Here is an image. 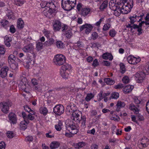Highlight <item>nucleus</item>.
<instances>
[{
	"label": "nucleus",
	"instance_id": "nucleus-6",
	"mask_svg": "<svg viewBox=\"0 0 149 149\" xmlns=\"http://www.w3.org/2000/svg\"><path fill=\"white\" fill-rule=\"evenodd\" d=\"M66 58L64 55L61 54H58L55 56L53 61L56 65L60 66L66 62Z\"/></svg>",
	"mask_w": 149,
	"mask_h": 149
},
{
	"label": "nucleus",
	"instance_id": "nucleus-16",
	"mask_svg": "<svg viewBox=\"0 0 149 149\" xmlns=\"http://www.w3.org/2000/svg\"><path fill=\"white\" fill-rule=\"evenodd\" d=\"M53 29L54 31H59L62 27V24L59 20H55L52 23Z\"/></svg>",
	"mask_w": 149,
	"mask_h": 149
},
{
	"label": "nucleus",
	"instance_id": "nucleus-33",
	"mask_svg": "<svg viewBox=\"0 0 149 149\" xmlns=\"http://www.w3.org/2000/svg\"><path fill=\"white\" fill-rule=\"evenodd\" d=\"M64 34L67 38H70L73 35L72 29H69L68 31H65V32L64 33Z\"/></svg>",
	"mask_w": 149,
	"mask_h": 149
},
{
	"label": "nucleus",
	"instance_id": "nucleus-61",
	"mask_svg": "<svg viewBox=\"0 0 149 149\" xmlns=\"http://www.w3.org/2000/svg\"><path fill=\"white\" fill-rule=\"evenodd\" d=\"M91 35L92 38L94 40L96 39L98 37V34L96 32H93Z\"/></svg>",
	"mask_w": 149,
	"mask_h": 149
},
{
	"label": "nucleus",
	"instance_id": "nucleus-59",
	"mask_svg": "<svg viewBox=\"0 0 149 149\" xmlns=\"http://www.w3.org/2000/svg\"><path fill=\"white\" fill-rule=\"evenodd\" d=\"M122 81L123 83L127 84L129 82V79L127 76H125L123 78Z\"/></svg>",
	"mask_w": 149,
	"mask_h": 149
},
{
	"label": "nucleus",
	"instance_id": "nucleus-51",
	"mask_svg": "<svg viewBox=\"0 0 149 149\" xmlns=\"http://www.w3.org/2000/svg\"><path fill=\"white\" fill-rule=\"evenodd\" d=\"M110 27L111 24H106L104 25L102 29L104 31H107L108 30Z\"/></svg>",
	"mask_w": 149,
	"mask_h": 149
},
{
	"label": "nucleus",
	"instance_id": "nucleus-38",
	"mask_svg": "<svg viewBox=\"0 0 149 149\" xmlns=\"http://www.w3.org/2000/svg\"><path fill=\"white\" fill-rule=\"evenodd\" d=\"M139 18V17L136 15L130 17L129 19L130 20V22L131 24H133L136 21H138V19Z\"/></svg>",
	"mask_w": 149,
	"mask_h": 149
},
{
	"label": "nucleus",
	"instance_id": "nucleus-10",
	"mask_svg": "<svg viewBox=\"0 0 149 149\" xmlns=\"http://www.w3.org/2000/svg\"><path fill=\"white\" fill-rule=\"evenodd\" d=\"M110 94V93L109 92L104 93L103 91H101L97 96V100L98 101H100L104 99V102H107L109 100L108 97Z\"/></svg>",
	"mask_w": 149,
	"mask_h": 149
},
{
	"label": "nucleus",
	"instance_id": "nucleus-18",
	"mask_svg": "<svg viewBox=\"0 0 149 149\" xmlns=\"http://www.w3.org/2000/svg\"><path fill=\"white\" fill-rule=\"evenodd\" d=\"M34 46L31 43L25 45L22 48L23 51L25 53H31L33 52Z\"/></svg>",
	"mask_w": 149,
	"mask_h": 149
},
{
	"label": "nucleus",
	"instance_id": "nucleus-4",
	"mask_svg": "<svg viewBox=\"0 0 149 149\" xmlns=\"http://www.w3.org/2000/svg\"><path fill=\"white\" fill-rule=\"evenodd\" d=\"M72 68L70 65L65 64L63 65L61 68L60 74L61 77L64 79H67L69 77L70 70Z\"/></svg>",
	"mask_w": 149,
	"mask_h": 149
},
{
	"label": "nucleus",
	"instance_id": "nucleus-24",
	"mask_svg": "<svg viewBox=\"0 0 149 149\" xmlns=\"http://www.w3.org/2000/svg\"><path fill=\"white\" fill-rule=\"evenodd\" d=\"M102 57L104 59H109L110 61H112L113 58V56L111 54L108 52L103 53L102 55Z\"/></svg>",
	"mask_w": 149,
	"mask_h": 149
},
{
	"label": "nucleus",
	"instance_id": "nucleus-19",
	"mask_svg": "<svg viewBox=\"0 0 149 149\" xmlns=\"http://www.w3.org/2000/svg\"><path fill=\"white\" fill-rule=\"evenodd\" d=\"M67 111H69L70 113L74 112L76 111H78L77 110V107L75 104L72 103H70L68 104L66 108Z\"/></svg>",
	"mask_w": 149,
	"mask_h": 149
},
{
	"label": "nucleus",
	"instance_id": "nucleus-26",
	"mask_svg": "<svg viewBox=\"0 0 149 149\" xmlns=\"http://www.w3.org/2000/svg\"><path fill=\"white\" fill-rule=\"evenodd\" d=\"M29 122L24 120L22 121L20 124V129L22 130H24L27 127V125Z\"/></svg>",
	"mask_w": 149,
	"mask_h": 149
},
{
	"label": "nucleus",
	"instance_id": "nucleus-8",
	"mask_svg": "<svg viewBox=\"0 0 149 149\" xmlns=\"http://www.w3.org/2000/svg\"><path fill=\"white\" fill-rule=\"evenodd\" d=\"M116 3L113 1H111L109 3V6L110 8L114 10V14L116 16L118 17L122 13V10L119 6H115Z\"/></svg>",
	"mask_w": 149,
	"mask_h": 149
},
{
	"label": "nucleus",
	"instance_id": "nucleus-44",
	"mask_svg": "<svg viewBox=\"0 0 149 149\" xmlns=\"http://www.w3.org/2000/svg\"><path fill=\"white\" fill-rule=\"evenodd\" d=\"M24 110L29 113L31 114H35L34 111L31 109L28 106L25 105L24 106Z\"/></svg>",
	"mask_w": 149,
	"mask_h": 149
},
{
	"label": "nucleus",
	"instance_id": "nucleus-29",
	"mask_svg": "<svg viewBox=\"0 0 149 149\" xmlns=\"http://www.w3.org/2000/svg\"><path fill=\"white\" fill-rule=\"evenodd\" d=\"M146 74H148L145 71H144V72H139L138 74H136V76L138 77L139 80H142L144 79Z\"/></svg>",
	"mask_w": 149,
	"mask_h": 149
},
{
	"label": "nucleus",
	"instance_id": "nucleus-27",
	"mask_svg": "<svg viewBox=\"0 0 149 149\" xmlns=\"http://www.w3.org/2000/svg\"><path fill=\"white\" fill-rule=\"evenodd\" d=\"M134 88L133 86L128 85L124 88L123 91L125 93L127 94L131 92Z\"/></svg>",
	"mask_w": 149,
	"mask_h": 149
},
{
	"label": "nucleus",
	"instance_id": "nucleus-7",
	"mask_svg": "<svg viewBox=\"0 0 149 149\" xmlns=\"http://www.w3.org/2000/svg\"><path fill=\"white\" fill-rule=\"evenodd\" d=\"M67 130L69 131L70 133L65 132V135L68 137L72 136V134H76L78 131V130L77 127L73 124L69 125L67 127Z\"/></svg>",
	"mask_w": 149,
	"mask_h": 149
},
{
	"label": "nucleus",
	"instance_id": "nucleus-53",
	"mask_svg": "<svg viewBox=\"0 0 149 149\" xmlns=\"http://www.w3.org/2000/svg\"><path fill=\"white\" fill-rule=\"evenodd\" d=\"M0 23L2 26L3 27H6V26L8 24V21L6 20H3L0 22Z\"/></svg>",
	"mask_w": 149,
	"mask_h": 149
},
{
	"label": "nucleus",
	"instance_id": "nucleus-54",
	"mask_svg": "<svg viewBox=\"0 0 149 149\" xmlns=\"http://www.w3.org/2000/svg\"><path fill=\"white\" fill-rule=\"evenodd\" d=\"M15 3L16 5L20 6L24 3V0H16Z\"/></svg>",
	"mask_w": 149,
	"mask_h": 149
},
{
	"label": "nucleus",
	"instance_id": "nucleus-20",
	"mask_svg": "<svg viewBox=\"0 0 149 149\" xmlns=\"http://www.w3.org/2000/svg\"><path fill=\"white\" fill-rule=\"evenodd\" d=\"M9 70V68L7 66L3 67L0 71V76L1 77L5 78L7 75V73Z\"/></svg>",
	"mask_w": 149,
	"mask_h": 149
},
{
	"label": "nucleus",
	"instance_id": "nucleus-21",
	"mask_svg": "<svg viewBox=\"0 0 149 149\" xmlns=\"http://www.w3.org/2000/svg\"><path fill=\"white\" fill-rule=\"evenodd\" d=\"M125 106V102L120 100H118L117 102L116 106L117 108L116 111L118 112L120 111V109L124 108Z\"/></svg>",
	"mask_w": 149,
	"mask_h": 149
},
{
	"label": "nucleus",
	"instance_id": "nucleus-3",
	"mask_svg": "<svg viewBox=\"0 0 149 149\" xmlns=\"http://www.w3.org/2000/svg\"><path fill=\"white\" fill-rule=\"evenodd\" d=\"M76 0H62L61 6L66 11H70L76 5Z\"/></svg>",
	"mask_w": 149,
	"mask_h": 149
},
{
	"label": "nucleus",
	"instance_id": "nucleus-2",
	"mask_svg": "<svg viewBox=\"0 0 149 149\" xmlns=\"http://www.w3.org/2000/svg\"><path fill=\"white\" fill-rule=\"evenodd\" d=\"M115 2L116 5L119 6L122 10V13L127 14L129 13L133 6V0H110Z\"/></svg>",
	"mask_w": 149,
	"mask_h": 149
},
{
	"label": "nucleus",
	"instance_id": "nucleus-32",
	"mask_svg": "<svg viewBox=\"0 0 149 149\" xmlns=\"http://www.w3.org/2000/svg\"><path fill=\"white\" fill-rule=\"evenodd\" d=\"M4 42L5 44L8 47H9L10 46V42L11 41V38L7 36H6L4 38Z\"/></svg>",
	"mask_w": 149,
	"mask_h": 149
},
{
	"label": "nucleus",
	"instance_id": "nucleus-52",
	"mask_svg": "<svg viewBox=\"0 0 149 149\" xmlns=\"http://www.w3.org/2000/svg\"><path fill=\"white\" fill-rule=\"evenodd\" d=\"M120 70L121 72L123 74L124 73L125 71V65L123 63H120Z\"/></svg>",
	"mask_w": 149,
	"mask_h": 149
},
{
	"label": "nucleus",
	"instance_id": "nucleus-30",
	"mask_svg": "<svg viewBox=\"0 0 149 149\" xmlns=\"http://www.w3.org/2000/svg\"><path fill=\"white\" fill-rule=\"evenodd\" d=\"M108 1L107 0L104 1L99 7V9L101 11H103L106 9L108 6Z\"/></svg>",
	"mask_w": 149,
	"mask_h": 149
},
{
	"label": "nucleus",
	"instance_id": "nucleus-37",
	"mask_svg": "<svg viewBox=\"0 0 149 149\" xmlns=\"http://www.w3.org/2000/svg\"><path fill=\"white\" fill-rule=\"evenodd\" d=\"M24 26L23 21L21 18L19 19L17 22V27L19 29L22 28Z\"/></svg>",
	"mask_w": 149,
	"mask_h": 149
},
{
	"label": "nucleus",
	"instance_id": "nucleus-48",
	"mask_svg": "<svg viewBox=\"0 0 149 149\" xmlns=\"http://www.w3.org/2000/svg\"><path fill=\"white\" fill-rule=\"evenodd\" d=\"M7 136L9 138H12L15 136V134L12 131H8L7 133Z\"/></svg>",
	"mask_w": 149,
	"mask_h": 149
},
{
	"label": "nucleus",
	"instance_id": "nucleus-13",
	"mask_svg": "<svg viewBox=\"0 0 149 149\" xmlns=\"http://www.w3.org/2000/svg\"><path fill=\"white\" fill-rule=\"evenodd\" d=\"M64 108L63 105L58 104L56 105L53 109L54 113L56 115H60L63 113Z\"/></svg>",
	"mask_w": 149,
	"mask_h": 149
},
{
	"label": "nucleus",
	"instance_id": "nucleus-57",
	"mask_svg": "<svg viewBox=\"0 0 149 149\" xmlns=\"http://www.w3.org/2000/svg\"><path fill=\"white\" fill-rule=\"evenodd\" d=\"M144 71L148 74H149V62L147 63L145 67V70Z\"/></svg>",
	"mask_w": 149,
	"mask_h": 149
},
{
	"label": "nucleus",
	"instance_id": "nucleus-50",
	"mask_svg": "<svg viewBox=\"0 0 149 149\" xmlns=\"http://www.w3.org/2000/svg\"><path fill=\"white\" fill-rule=\"evenodd\" d=\"M104 18L103 17H101L99 19V21L97 22L95 24V26L99 27H100V26L101 23L102 22H103L104 20Z\"/></svg>",
	"mask_w": 149,
	"mask_h": 149
},
{
	"label": "nucleus",
	"instance_id": "nucleus-23",
	"mask_svg": "<svg viewBox=\"0 0 149 149\" xmlns=\"http://www.w3.org/2000/svg\"><path fill=\"white\" fill-rule=\"evenodd\" d=\"M10 121L13 124H15L17 122V118L15 114L13 113H10L8 115Z\"/></svg>",
	"mask_w": 149,
	"mask_h": 149
},
{
	"label": "nucleus",
	"instance_id": "nucleus-47",
	"mask_svg": "<svg viewBox=\"0 0 149 149\" xmlns=\"http://www.w3.org/2000/svg\"><path fill=\"white\" fill-rule=\"evenodd\" d=\"M54 42V40L53 38H50L49 40L48 41H46L45 44L48 46H50L52 45Z\"/></svg>",
	"mask_w": 149,
	"mask_h": 149
},
{
	"label": "nucleus",
	"instance_id": "nucleus-55",
	"mask_svg": "<svg viewBox=\"0 0 149 149\" xmlns=\"http://www.w3.org/2000/svg\"><path fill=\"white\" fill-rule=\"evenodd\" d=\"M47 138H52L54 137V134L53 133H52L50 131L48 133L45 134Z\"/></svg>",
	"mask_w": 149,
	"mask_h": 149
},
{
	"label": "nucleus",
	"instance_id": "nucleus-62",
	"mask_svg": "<svg viewBox=\"0 0 149 149\" xmlns=\"http://www.w3.org/2000/svg\"><path fill=\"white\" fill-rule=\"evenodd\" d=\"M25 139L26 141L30 142L33 141V138L32 136H29L26 137Z\"/></svg>",
	"mask_w": 149,
	"mask_h": 149
},
{
	"label": "nucleus",
	"instance_id": "nucleus-34",
	"mask_svg": "<svg viewBox=\"0 0 149 149\" xmlns=\"http://www.w3.org/2000/svg\"><path fill=\"white\" fill-rule=\"evenodd\" d=\"M63 126V123L61 121H59L58 124L56 125L55 126V128L56 130L58 131H60Z\"/></svg>",
	"mask_w": 149,
	"mask_h": 149
},
{
	"label": "nucleus",
	"instance_id": "nucleus-43",
	"mask_svg": "<svg viewBox=\"0 0 149 149\" xmlns=\"http://www.w3.org/2000/svg\"><path fill=\"white\" fill-rule=\"evenodd\" d=\"M117 32L114 29H111L109 31V36L112 37H113L117 34Z\"/></svg>",
	"mask_w": 149,
	"mask_h": 149
},
{
	"label": "nucleus",
	"instance_id": "nucleus-11",
	"mask_svg": "<svg viewBox=\"0 0 149 149\" xmlns=\"http://www.w3.org/2000/svg\"><path fill=\"white\" fill-rule=\"evenodd\" d=\"M127 60L129 63L131 64L135 65L141 61V59L139 57H136L132 55H130L128 56Z\"/></svg>",
	"mask_w": 149,
	"mask_h": 149
},
{
	"label": "nucleus",
	"instance_id": "nucleus-15",
	"mask_svg": "<svg viewBox=\"0 0 149 149\" xmlns=\"http://www.w3.org/2000/svg\"><path fill=\"white\" fill-rule=\"evenodd\" d=\"M81 113L79 111H76L73 112L71 118V120L75 122H79L80 121V114Z\"/></svg>",
	"mask_w": 149,
	"mask_h": 149
},
{
	"label": "nucleus",
	"instance_id": "nucleus-63",
	"mask_svg": "<svg viewBox=\"0 0 149 149\" xmlns=\"http://www.w3.org/2000/svg\"><path fill=\"white\" fill-rule=\"evenodd\" d=\"M10 31L12 33H14L15 32L16 29L13 25H12L10 26Z\"/></svg>",
	"mask_w": 149,
	"mask_h": 149
},
{
	"label": "nucleus",
	"instance_id": "nucleus-25",
	"mask_svg": "<svg viewBox=\"0 0 149 149\" xmlns=\"http://www.w3.org/2000/svg\"><path fill=\"white\" fill-rule=\"evenodd\" d=\"M86 144L85 142L82 141L78 143H74L72 146L76 149H79L84 146Z\"/></svg>",
	"mask_w": 149,
	"mask_h": 149
},
{
	"label": "nucleus",
	"instance_id": "nucleus-42",
	"mask_svg": "<svg viewBox=\"0 0 149 149\" xmlns=\"http://www.w3.org/2000/svg\"><path fill=\"white\" fill-rule=\"evenodd\" d=\"M40 113L44 115H47L48 111L47 108L43 107H41L40 109Z\"/></svg>",
	"mask_w": 149,
	"mask_h": 149
},
{
	"label": "nucleus",
	"instance_id": "nucleus-40",
	"mask_svg": "<svg viewBox=\"0 0 149 149\" xmlns=\"http://www.w3.org/2000/svg\"><path fill=\"white\" fill-rule=\"evenodd\" d=\"M104 81L107 84L111 85L115 83V81L109 78H105L104 79Z\"/></svg>",
	"mask_w": 149,
	"mask_h": 149
},
{
	"label": "nucleus",
	"instance_id": "nucleus-14",
	"mask_svg": "<svg viewBox=\"0 0 149 149\" xmlns=\"http://www.w3.org/2000/svg\"><path fill=\"white\" fill-rule=\"evenodd\" d=\"M149 144V140L146 137H144L141 139L139 144V146L140 148H146Z\"/></svg>",
	"mask_w": 149,
	"mask_h": 149
},
{
	"label": "nucleus",
	"instance_id": "nucleus-45",
	"mask_svg": "<svg viewBox=\"0 0 149 149\" xmlns=\"http://www.w3.org/2000/svg\"><path fill=\"white\" fill-rule=\"evenodd\" d=\"M6 15L9 19H13L15 18L13 13L10 10H8Z\"/></svg>",
	"mask_w": 149,
	"mask_h": 149
},
{
	"label": "nucleus",
	"instance_id": "nucleus-64",
	"mask_svg": "<svg viewBox=\"0 0 149 149\" xmlns=\"http://www.w3.org/2000/svg\"><path fill=\"white\" fill-rule=\"evenodd\" d=\"M6 144L3 141H1L0 143V149H5Z\"/></svg>",
	"mask_w": 149,
	"mask_h": 149
},
{
	"label": "nucleus",
	"instance_id": "nucleus-1",
	"mask_svg": "<svg viewBox=\"0 0 149 149\" xmlns=\"http://www.w3.org/2000/svg\"><path fill=\"white\" fill-rule=\"evenodd\" d=\"M40 5L42 8H45L47 10V11L45 10V15L47 17L51 18L53 17L57 12L58 6L55 5V4L52 2H42Z\"/></svg>",
	"mask_w": 149,
	"mask_h": 149
},
{
	"label": "nucleus",
	"instance_id": "nucleus-35",
	"mask_svg": "<svg viewBox=\"0 0 149 149\" xmlns=\"http://www.w3.org/2000/svg\"><path fill=\"white\" fill-rule=\"evenodd\" d=\"M16 60V58L14 55L10 54L8 57V61L9 64L14 63Z\"/></svg>",
	"mask_w": 149,
	"mask_h": 149
},
{
	"label": "nucleus",
	"instance_id": "nucleus-28",
	"mask_svg": "<svg viewBox=\"0 0 149 149\" xmlns=\"http://www.w3.org/2000/svg\"><path fill=\"white\" fill-rule=\"evenodd\" d=\"M90 9L89 8H84L82 9L81 14L82 16L85 17L90 12Z\"/></svg>",
	"mask_w": 149,
	"mask_h": 149
},
{
	"label": "nucleus",
	"instance_id": "nucleus-60",
	"mask_svg": "<svg viewBox=\"0 0 149 149\" xmlns=\"http://www.w3.org/2000/svg\"><path fill=\"white\" fill-rule=\"evenodd\" d=\"M99 65L97 59H95L93 61L92 65L94 67H96L97 66Z\"/></svg>",
	"mask_w": 149,
	"mask_h": 149
},
{
	"label": "nucleus",
	"instance_id": "nucleus-39",
	"mask_svg": "<svg viewBox=\"0 0 149 149\" xmlns=\"http://www.w3.org/2000/svg\"><path fill=\"white\" fill-rule=\"evenodd\" d=\"M133 29H137V31L138 32V35H140L142 33V28L140 26H138V25L134 24L133 26Z\"/></svg>",
	"mask_w": 149,
	"mask_h": 149
},
{
	"label": "nucleus",
	"instance_id": "nucleus-22",
	"mask_svg": "<svg viewBox=\"0 0 149 149\" xmlns=\"http://www.w3.org/2000/svg\"><path fill=\"white\" fill-rule=\"evenodd\" d=\"M129 109L133 111L135 114H137L139 113V109L133 104L131 103L129 105Z\"/></svg>",
	"mask_w": 149,
	"mask_h": 149
},
{
	"label": "nucleus",
	"instance_id": "nucleus-12",
	"mask_svg": "<svg viewBox=\"0 0 149 149\" xmlns=\"http://www.w3.org/2000/svg\"><path fill=\"white\" fill-rule=\"evenodd\" d=\"M93 28V26L92 24L86 23L80 26V30L81 31L84 29H85V33L88 34L91 31Z\"/></svg>",
	"mask_w": 149,
	"mask_h": 149
},
{
	"label": "nucleus",
	"instance_id": "nucleus-46",
	"mask_svg": "<svg viewBox=\"0 0 149 149\" xmlns=\"http://www.w3.org/2000/svg\"><path fill=\"white\" fill-rule=\"evenodd\" d=\"M56 45L57 48L59 49L63 48L64 46V44L61 41H57Z\"/></svg>",
	"mask_w": 149,
	"mask_h": 149
},
{
	"label": "nucleus",
	"instance_id": "nucleus-31",
	"mask_svg": "<svg viewBox=\"0 0 149 149\" xmlns=\"http://www.w3.org/2000/svg\"><path fill=\"white\" fill-rule=\"evenodd\" d=\"M60 145V143L58 141H53L50 143V147L52 149H55L58 148Z\"/></svg>",
	"mask_w": 149,
	"mask_h": 149
},
{
	"label": "nucleus",
	"instance_id": "nucleus-49",
	"mask_svg": "<svg viewBox=\"0 0 149 149\" xmlns=\"http://www.w3.org/2000/svg\"><path fill=\"white\" fill-rule=\"evenodd\" d=\"M10 64V67L13 70H16L18 68V65L17 64L13 63Z\"/></svg>",
	"mask_w": 149,
	"mask_h": 149
},
{
	"label": "nucleus",
	"instance_id": "nucleus-5",
	"mask_svg": "<svg viewBox=\"0 0 149 149\" xmlns=\"http://www.w3.org/2000/svg\"><path fill=\"white\" fill-rule=\"evenodd\" d=\"M19 87L20 89L23 90L26 93H29L31 89L29 82L27 81V79L24 77L20 81Z\"/></svg>",
	"mask_w": 149,
	"mask_h": 149
},
{
	"label": "nucleus",
	"instance_id": "nucleus-9",
	"mask_svg": "<svg viewBox=\"0 0 149 149\" xmlns=\"http://www.w3.org/2000/svg\"><path fill=\"white\" fill-rule=\"evenodd\" d=\"M12 103L9 101H3L0 103V107L2 111L4 113H7L9 111V107L11 106Z\"/></svg>",
	"mask_w": 149,
	"mask_h": 149
},
{
	"label": "nucleus",
	"instance_id": "nucleus-41",
	"mask_svg": "<svg viewBox=\"0 0 149 149\" xmlns=\"http://www.w3.org/2000/svg\"><path fill=\"white\" fill-rule=\"evenodd\" d=\"M119 97V94L116 92L112 93L111 95V96L109 97L110 99H116Z\"/></svg>",
	"mask_w": 149,
	"mask_h": 149
},
{
	"label": "nucleus",
	"instance_id": "nucleus-36",
	"mask_svg": "<svg viewBox=\"0 0 149 149\" xmlns=\"http://www.w3.org/2000/svg\"><path fill=\"white\" fill-rule=\"evenodd\" d=\"M95 95L92 93H88L87 94L85 98L86 101L88 102L94 97Z\"/></svg>",
	"mask_w": 149,
	"mask_h": 149
},
{
	"label": "nucleus",
	"instance_id": "nucleus-58",
	"mask_svg": "<svg viewBox=\"0 0 149 149\" xmlns=\"http://www.w3.org/2000/svg\"><path fill=\"white\" fill-rule=\"evenodd\" d=\"M43 46V44L42 42H38L37 44L36 48L38 50H40L42 49Z\"/></svg>",
	"mask_w": 149,
	"mask_h": 149
},
{
	"label": "nucleus",
	"instance_id": "nucleus-17",
	"mask_svg": "<svg viewBox=\"0 0 149 149\" xmlns=\"http://www.w3.org/2000/svg\"><path fill=\"white\" fill-rule=\"evenodd\" d=\"M33 57L31 56H28L24 60V66L28 69L31 65V63Z\"/></svg>",
	"mask_w": 149,
	"mask_h": 149
},
{
	"label": "nucleus",
	"instance_id": "nucleus-56",
	"mask_svg": "<svg viewBox=\"0 0 149 149\" xmlns=\"http://www.w3.org/2000/svg\"><path fill=\"white\" fill-rule=\"evenodd\" d=\"M62 31L63 32H65V31H68V29H70V27H68L67 25L65 24H63L62 26Z\"/></svg>",
	"mask_w": 149,
	"mask_h": 149
}]
</instances>
